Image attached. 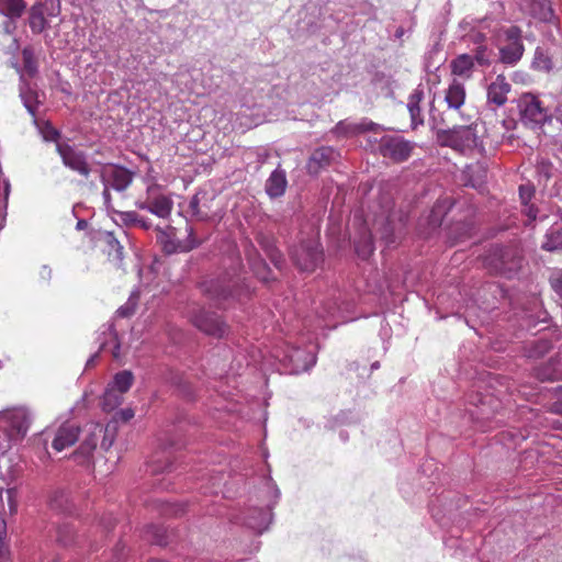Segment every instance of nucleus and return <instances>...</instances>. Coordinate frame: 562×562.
<instances>
[{
  "label": "nucleus",
  "mask_w": 562,
  "mask_h": 562,
  "mask_svg": "<svg viewBox=\"0 0 562 562\" xmlns=\"http://www.w3.org/2000/svg\"><path fill=\"white\" fill-rule=\"evenodd\" d=\"M462 123L451 122L452 126L438 128L437 142L440 146L450 147L461 154H469L474 150L481 155L484 153L483 133L484 126L479 122H471L470 117H463Z\"/></svg>",
  "instance_id": "obj_1"
},
{
  "label": "nucleus",
  "mask_w": 562,
  "mask_h": 562,
  "mask_svg": "<svg viewBox=\"0 0 562 562\" xmlns=\"http://www.w3.org/2000/svg\"><path fill=\"white\" fill-rule=\"evenodd\" d=\"M202 291L220 308H227L250 295L249 288L239 278L205 281Z\"/></svg>",
  "instance_id": "obj_2"
},
{
  "label": "nucleus",
  "mask_w": 562,
  "mask_h": 562,
  "mask_svg": "<svg viewBox=\"0 0 562 562\" xmlns=\"http://www.w3.org/2000/svg\"><path fill=\"white\" fill-rule=\"evenodd\" d=\"M467 92L464 85L457 79H453L446 90L445 101L447 102V112L436 114V110H430V116L436 126H448V123L454 121V116H460L463 120L462 106L465 103Z\"/></svg>",
  "instance_id": "obj_3"
},
{
  "label": "nucleus",
  "mask_w": 562,
  "mask_h": 562,
  "mask_svg": "<svg viewBox=\"0 0 562 562\" xmlns=\"http://www.w3.org/2000/svg\"><path fill=\"white\" fill-rule=\"evenodd\" d=\"M137 207L156 215L159 218H168L173 209L171 196L165 193L161 186L153 183L147 187L146 195L143 201L136 203Z\"/></svg>",
  "instance_id": "obj_4"
},
{
  "label": "nucleus",
  "mask_w": 562,
  "mask_h": 562,
  "mask_svg": "<svg viewBox=\"0 0 562 562\" xmlns=\"http://www.w3.org/2000/svg\"><path fill=\"white\" fill-rule=\"evenodd\" d=\"M189 211L198 221H216L223 216V206L215 195L205 191L196 192L190 203Z\"/></svg>",
  "instance_id": "obj_5"
},
{
  "label": "nucleus",
  "mask_w": 562,
  "mask_h": 562,
  "mask_svg": "<svg viewBox=\"0 0 562 562\" xmlns=\"http://www.w3.org/2000/svg\"><path fill=\"white\" fill-rule=\"evenodd\" d=\"M290 255L301 271H314L323 261V250L319 243L314 239L301 241L291 249Z\"/></svg>",
  "instance_id": "obj_6"
},
{
  "label": "nucleus",
  "mask_w": 562,
  "mask_h": 562,
  "mask_svg": "<svg viewBox=\"0 0 562 562\" xmlns=\"http://www.w3.org/2000/svg\"><path fill=\"white\" fill-rule=\"evenodd\" d=\"M415 144L398 135H384L379 140L378 150L384 157L393 162L406 161L413 150Z\"/></svg>",
  "instance_id": "obj_7"
},
{
  "label": "nucleus",
  "mask_w": 562,
  "mask_h": 562,
  "mask_svg": "<svg viewBox=\"0 0 562 562\" xmlns=\"http://www.w3.org/2000/svg\"><path fill=\"white\" fill-rule=\"evenodd\" d=\"M403 217L395 213L380 215L374 221V232L386 246H395L401 238L404 228Z\"/></svg>",
  "instance_id": "obj_8"
},
{
  "label": "nucleus",
  "mask_w": 562,
  "mask_h": 562,
  "mask_svg": "<svg viewBox=\"0 0 562 562\" xmlns=\"http://www.w3.org/2000/svg\"><path fill=\"white\" fill-rule=\"evenodd\" d=\"M520 27L512 25L504 31L507 44L499 49V59L506 65L517 64L525 52Z\"/></svg>",
  "instance_id": "obj_9"
},
{
  "label": "nucleus",
  "mask_w": 562,
  "mask_h": 562,
  "mask_svg": "<svg viewBox=\"0 0 562 562\" xmlns=\"http://www.w3.org/2000/svg\"><path fill=\"white\" fill-rule=\"evenodd\" d=\"M192 324L209 336L222 338L228 333V325L215 313L199 310L191 316Z\"/></svg>",
  "instance_id": "obj_10"
},
{
  "label": "nucleus",
  "mask_w": 562,
  "mask_h": 562,
  "mask_svg": "<svg viewBox=\"0 0 562 562\" xmlns=\"http://www.w3.org/2000/svg\"><path fill=\"white\" fill-rule=\"evenodd\" d=\"M56 151L59 154L63 164L67 168L78 172L86 179L90 176L91 168L87 161L85 151L79 150L68 143H57Z\"/></svg>",
  "instance_id": "obj_11"
},
{
  "label": "nucleus",
  "mask_w": 562,
  "mask_h": 562,
  "mask_svg": "<svg viewBox=\"0 0 562 562\" xmlns=\"http://www.w3.org/2000/svg\"><path fill=\"white\" fill-rule=\"evenodd\" d=\"M488 262H498L499 273L512 278L521 268L522 257L515 248H494L492 255L487 258Z\"/></svg>",
  "instance_id": "obj_12"
},
{
  "label": "nucleus",
  "mask_w": 562,
  "mask_h": 562,
  "mask_svg": "<svg viewBox=\"0 0 562 562\" xmlns=\"http://www.w3.org/2000/svg\"><path fill=\"white\" fill-rule=\"evenodd\" d=\"M549 117L548 110L541 101L531 94L524 95L521 100V119L524 123L541 126Z\"/></svg>",
  "instance_id": "obj_13"
},
{
  "label": "nucleus",
  "mask_w": 562,
  "mask_h": 562,
  "mask_svg": "<svg viewBox=\"0 0 562 562\" xmlns=\"http://www.w3.org/2000/svg\"><path fill=\"white\" fill-rule=\"evenodd\" d=\"M3 419L8 424L7 431L13 440L24 438L30 426L27 413L23 408H14L3 414Z\"/></svg>",
  "instance_id": "obj_14"
},
{
  "label": "nucleus",
  "mask_w": 562,
  "mask_h": 562,
  "mask_svg": "<svg viewBox=\"0 0 562 562\" xmlns=\"http://www.w3.org/2000/svg\"><path fill=\"white\" fill-rule=\"evenodd\" d=\"M512 85L504 75H497L487 87V103L496 108L503 106L508 101Z\"/></svg>",
  "instance_id": "obj_15"
},
{
  "label": "nucleus",
  "mask_w": 562,
  "mask_h": 562,
  "mask_svg": "<svg viewBox=\"0 0 562 562\" xmlns=\"http://www.w3.org/2000/svg\"><path fill=\"white\" fill-rule=\"evenodd\" d=\"M337 158V153L333 147L323 146L313 151L310 157L307 169L310 173H318L322 169L330 166Z\"/></svg>",
  "instance_id": "obj_16"
},
{
  "label": "nucleus",
  "mask_w": 562,
  "mask_h": 562,
  "mask_svg": "<svg viewBox=\"0 0 562 562\" xmlns=\"http://www.w3.org/2000/svg\"><path fill=\"white\" fill-rule=\"evenodd\" d=\"M79 427L75 424H63L53 439V448L56 451H63L64 449L75 445L79 438Z\"/></svg>",
  "instance_id": "obj_17"
},
{
  "label": "nucleus",
  "mask_w": 562,
  "mask_h": 562,
  "mask_svg": "<svg viewBox=\"0 0 562 562\" xmlns=\"http://www.w3.org/2000/svg\"><path fill=\"white\" fill-rule=\"evenodd\" d=\"M286 186L285 172L281 169H276L266 182V192L272 199L279 198L284 194Z\"/></svg>",
  "instance_id": "obj_18"
},
{
  "label": "nucleus",
  "mask_w": 562,
  "mask_h": 562,
  "mask_svg": "<svg viewBox=\"0 0 562 562\" xmlns=\"http://www.w3.org/2000/svg\"><path fill=\"white\" fill-rule=\"evenodd\" d=\"M451 74L463 79H470L474 69L473 57L469 54H461L450 63Z\"/></svg>",
  "instance_id": "obj_19"
},
{
  "label": "nucleus",
  "mask_w": 562,
  "mask_h": 562,
  "mask_svg": "<svg viewBox=\"0 0 562 562\" xmlns=\"http://www.w3.org/2000/svg\"><path fill=\"white\" fill-rule=\"evenodd\" d=\"M423 98L424 92L419 89L414 90L408 97L407 109L409 112L413 130H416L419 125L424 124V119L420 109V102Z\"/></svg>",
  "instance_id": "obj_20"
},
{
  "label": "nucleus",
  "mask_w": 562,
  "mask_h": 562,
  "mask_svg": "<svg viewBox=\"0 0 562 562\" xmlns=\"http://www.w3.org/2000/svg\"><path fill=\"white\" fill-rule=\"evenodd\" d=\"M106 176L109 177L111 186L117 191H124L133 180V173L121 166H114L111 168Z\"/></svg>",
  "instance_id": "obj_21"
},
{
  "label": "nucleus",
  "mask_w": 562,
  "mask_h": 562,
  "mask_svg": "<svg viewBox=\"0 0 562 562\" xmlns=\"http://www.w3.org/2000/svg\"><path fill=\"white\" fill-rule=\"evenodd\" d=\"M453 201L450 198L438 199L434 204L428 222L432 227H439L442 224L445 216L452 209Z\"/></svg>",
  "instance_id": "obj_22"
},
{
  "label": "nucleus",
  "mask_w": 562,
  "mask_h": 562,
  "mask_svg": "<svg viewBox=\"0 0 562 562\" xmlns=\"http://www.w3.org/2000/svg\"><path fill=\"white\" fill-rule=\"evenodd\" d=\"M530 14L542 22H553L555 20L554 11L549 0H530Z\"/></svg>",
  "instance_id": "obj_23"
},
{
  "label": "nucleus",
  "mask_w": 562,
  "mask_h": 562,
  "mask_svg": "<svg viewBox=\"0 0 562 562\" xmlns=\"http://www.w3.org/2000/svg\"><path fill=\"white\" fill-rule=\"evenodd\" d=\"M473 229L474 222L472 220L460 221L449 227L448 235L452 244H457L470 238Z\"/></svg>",
  "instance_id": "obj_24"
},
{
  "label": "nucleus",
  "mask_w": 562,
  "mask_h": 562,
  "mask_svg": "<svg viewBox=\"0 0 562 562\" xmlns=\"http://www.w3.org/2000/svg\"><path fill=\"white\" fill-rule=\"evenodd\" d=\"M0 13L10 19H19L26 10L24 0H0Z\"/></svg>",
  "instance_id": "obj_25"
},
{
  "label": "nucleus",
  "mask_w": 562,
  "mask_h": 562,
  "mask_svg": "<svg viewBox=\"0 0 562 562\" xmlns=\"http://www.w3.org/2000/svg\"><path fill=\"white\" fill-rule=\"evenodd\" d=\"M357 255L362 259H368L374 250L372 235L363 228L360 237L355 241Z\"/></svg>",
  "instance_id": "obj_26"
},
{
  "label": "nucleus",
  "mask_w": 562,
  "mask_h": 562,
  "mask_svg": "<svg viewBox=\"0 0 562 562\" xmlns=\"http://www.w3.org/2000/svg\"><path fill=\"white\" fill-rule=\"evenodd\" d=\"M188 232V240L183 245H176L173 241L168 240L164 244V250L168 254L175 252L177 250L188 251L200 245V240L194 237L193 228L187 226Z\"/></svg>",
  "instance_id": "obj_27"
},
{
  "label": "nucleus",
  "mask_w": 562,
  "mask_h": 562,
  "mask_svg": "<svg viewBox=\"0 0 562 562\" xmlns=\"http://www.w3.org/2000/svg\"><path fill=\"white\" fill-rule=\"evenodd\" d=\"M29 24L33 33L40 34L46 27V19L41 5H33L30 10Z\"/></svg>",
  "instance_id": "obj_28"
},
{
  "label": "nucleus",
  "mask_w": 562,
  "mask_h": 562,
  "mask_svg": "<svg viewBox=\"0 0 562 562\" xmlns=\"http://www.w3.org/2000/svg\"><path fill=\"white\" fill-rule=\"evenodd\" d=\"M133 382V373L131 371L124 370L114 375L113 382L110 385L120 393L124 394L131 389Z\"/></svg>",
  "instance_id": "obj_29"
},
{
  "label": "nucleus",
  "mask_w": 562,
  "mask_h": 562,
  "mask_svg": "<svg viewBox=\"0 0 562 562\" xmlns=\"http://www.w3.org/2000/svg\"><path fill=\"white\" fill-rule=\"evenodd\" d=\"M123 402V394L109 385L103 394L102 406L105 411L116 408Z\"/></svg>",
  "instance_id": "obj_30"
},
{
  "label": "nucleus",
  "mask_w": 562,
  "mask_h": 562,
  "mask_svg": "<svg viewBox=\"0 0 562 562\" xmlns=\"http://www.w3.org/2000/svg\"><path fill=\"white\" fill-rule=\"evenodd\" d=\"M547 251H554L562 248V228L551 229L546 235V240L541 245Z\"/></svg>",
  "instance_id": "obj_31"
},
{
  "label": "nucleus",
  "mask_w": 562,
  "mask_h": 562,
  "mask_svg": "<svg viewBox=\"0 0 562 562\" xmlns=\"http://www.w3.org/2000/svg\"><path fill=\"white\" fill-rule=\"evenodd\" d=\"M105 240H106V246H108L106 251H108L109 258L113 261H117L116 263L122 261L123 246H121L119 240L112 234L106 235Z\"/></svg>",
  "instance_id": "obj_32"
},
{
  "label": "nucleus",
  "mask_w": 562,
  "mask_h": 562,
  "mask_svg": "<svg viewBox=\"0 0 562 562\" xmlns=\"http://www.w3.org/2000/svg\"><path fill=\"white\" fill-rule=\"evenodd\" d=\"M102 428L95 425L94 430L91 431L80 445V450L83 454H90L97 448Z\"/></svg>",
  "instance_id": "obj_33"
},
{
  "label": "nucleus",
  "mask_w": 562,
  "mask_h": 562,
  "mask_svg": "<svg viewBox=\"0 0 562 562\" xmlns=\"http://www.w3.org/2000/svg\"><path fill=\"white\" fill-rule=\"evenodd\" d=\"M532 67L537 70L549 72L553 65L551 58L541 48H537L532 60Z\"/></svg>",
  "instance_id": "obj_34"
},
{
  "label": "nucleus",
  "mask_w": 562,
  "mask_h": 562,
  "mask_svg": "<svg viewBox=\"0 0 562 562\" xmlns=\"http://www.w3.org/2000/svg\"><path fill=\"white\" fill-rule=\"evenodd\" d=\"M49 505L55 510L65 513L70 510L68 496L64 491L54 492L50 497Z\"/></svg>",
  "instance_id": "obj_35"
},
{
  "label": "nucleus",
  "mask_w": 562,
  "mask_h": 562,
  "mask_svg": "<svg viewBox=\"0 0 562 562\" xmlns=\"http://www.w3.org/2000/svg\"><path fill=\"white\" fill-rule=\"evenodd\" d=\"M74 528L69 525H63L57 529V541L68 546L74 541Z\"/></svg>",
  "instance_id": "obj_36"
},
{
  "label": "nucleus",
  "mask_w": 562,
  "mask_h": 562,
  "mask_svg": "<svg viewBox=\"0 0 562 562\" xmlns=\"http://www.w3.org/2000/svg\"><path fill=\"white\" fill-rule=\"evenodd\" d=\"M150 535V539L158 546H166L168 542L166 540L165 530L158 526H149L146 531Z\"/></svg>",
  "instance_id": "obj_37"
},
{
  "label": "nucleus",
  "mask_w": 562,
  "mask_h": 562,
  "mask_svg": "<svg viewBox=\"0 0 562 562\" xmlns=\"http://www.w3.org/2000/svg\"><path fill=\"white\" fill-rule=\"evenodd\" d=\"M472 57L473 61H476L480 66H488L491 63L486 45H479Z\"/></svg>",
  "instance_id": "obj_38"
},
{
  "label": "nucleus",
  "mask_w": 562,
  "mask_h": 562,
  "mask_svg": "<svg viewBox=\"0 0 562 562\" xmlns=\"http://www.w3.org/2000/svg\"><path fill=\"white\" fill-rule=\"evenodd\" d=\"M551 349V344L548 340H537L532 342V350L529 352V357H541Z\"/></svg>",
  "instance_id": "obj_39"
},
{
  "label": "nucleus",
  "mask_w": 562,
  "mask_h": 562,
  "mask_svg": "<svg viewBox=\"0 0 562 562\" xmlns=\"http://www.w3.org/2000/svg\"><path fill=\"white\" fill-rule=\"evenodd\" d=\"M535 195V188L532 184H521L519 187V198L521 203L527 206L528 203L531 201V199Z\"/></svg>",
  "instance_id": "obj_40"
},
{
  "label": "nucleus",
  "mask_w": 562,
  "mask_h": 562,
  "mask_svg": "<svg viewBox=\"0 0 562 562\" xmlns=\"http://www.w3.org/2000/svg\"><path fill=\"white\" fill-rule=\"evenodd\" d=\"M136 304L135 303H126L125 305L121 306L116 313L120 317H130L135 313Z\"/></svg>",
  "instance_id": "obj_41"
},
{
  "label": "nucleus",
  "mask_w": 562,
  "mask_h": 562,
  "mask_svg": "<svg viewBox=\"0 0 562 562\" xmlns=\"http://www.w3.org/2000/svg\"><path fill=\"white\" fill-rule=\"evenodd\" d=\"M60 136V133L59 131H57L56 128L52 127V126H48L45 132H44V138L46 140H52V142H55L56 144L59 143L58 142V138Z\"/></svg>",
  "instance_id": "obj_42"
},
{
  "label": "nucleus",
  "mask_w": 562,
  "mask_h": 562,
  "mask_svg": "<svg viewBox=\"0 0 562 562\" xmlns=\"http://www.w3.org/2000/svg\"><path fill=\"white\" fill-rule=\"evenodd\" d=\"M52 274H53V270L50 267L44 265L41 267L40 271H38V276L40 278L43 280V281H48L50 280L52 278Z\"/></svg>",
  "instance_id": "obj_43"
},
{
  "label": "nucleus",
  "mask_w": 562,
  "mask_h": 562,
  "mask_svg": "<svg viewBox=\"0 0 562 562\" xmlns=\"http://www.w3.org/2000/svg\"><path fill=\"white\" fill-rule=\"evenodd\" d=\"M117 415L120 416V419L124 423H127L134 417V411L132 408H125L121 409Z\"/></svg>",
  "instance_id": "obj_44"
},
{
  "label": "nucleus",
  "mask_w": 562,
  "mask_h": 562,
  "mask_svg": "<svg viewBox=\"0 0 562 562\" xmlns=\"http://www.w3.org/2000/svg\"><path fill=\"white\" fill-rule=\"evenodd\" d=\"M139 217H140L139 214L136 212H126L123 215V220L125 222L132 223L134 225H137Z\"/></svg>",
  "instance_id": "obj_45"
},
{
  "label": "nucleus",
  "mask_w": 562,
  "mask_h": 562,
  "mask_svg": "<svg viewBox=\"0 0 562 562\" xmlns=\"http://www.w3.org/2000/svg\"><path fill=\"white\" fill-rule=\"evenodd\" d=\"M551 284H552V288L553 290L560 295L562 296V278H554L552 281H551Z\"/></svg>",
  "instance_id": "obj_46"
},
{
  "label": "nucleus",
  "mask_w": 562,
  "mask_h": 562,
  "mask_svg": "<svg viewBox=\"0 0 562 562\" xmlns=\"http://www.w3.org/2000/svg\"><path fill=\"white\" fill-rule=\"evenodd\" d=\"M525 212L531 221L536 220L537 209L533 205H527Z\"/></svg>",
  "instance_id": "obj_47"
},
{
  "label": "nucleus",
  "mask_w": 562,
  "mask_h": 562,
  "mask_svg": "<svg viewBox=\"0 0 562 562\" xmlns=\"http://www.w3.org/2000/svg\"><path fill=\"white\" fill-rule=\"evenodd\" d=\"M179 512H183V508L178 506V505H167L166 509H165V513H170V514H173V515H178Z\"/></svg>",
  "instance_id": "obj_48"
},
{
  "label": "nucleus",
  "mask_w": 562,
  "mask_h": 562,
  "mask_svg": "<svg viewBox=\"0 0 562 562\" xmlns=\"http://www.w3.org/2000/svg\"><path fill=\"white\" fill-rule=\"evenodd\" d=\"M375 127V123L373 122H369L367 124H361L359 126L356 127V130H361V131H371Z\"/></svg>",
  "instance_id": "obj_49"
},
{
  "label": "nucleus",
  "mask_w": 562,
  "mask_h": 562,
  "mask_svg": "<svg viewBox=\"0 0 562 562\" xmlns=\"http://www.w3.org/2000/svg\"><path fill=\"white\" fill-rule=\"evenodd\" d=\"M136 226L148 229L150 227V223L140 216Z\"/></svg>",
  "instance_id": "obj_50"
},
{
  "label": "nucleus",
  "mask_w": 562,
  "mask_h": 562,
  "mask_svg": "<svg viewBox=\"0 0 562 562\" xmlns=\"http://www.w3.org/2000/svg\"><path fill=\"white\" fill-rule=\"evenodd\" d=\"M555 116L559 122L562 124V103L559 104L555 109Z\"/></svg>",
  "instance_id": "obj_51"
},
{
  "label": "nucleus",
  "mask_w": 562,
  "mask_h": 562,
  "mask_svg": "<svg viewBox=\"0 0 562 562\" xmlns=\"http://www.w3.org/2000/svg\"><path fill=\"white\" fill-rule=\"evenodd\" d=\"M269 256L272 259V261L277 262L278 258L280 257V254L273 248L269 251Z\"/></svg>",
  "instance_id": "obj_52"
},
{
  "label": "nucleus",
  "mask_w": 562,
  "mask_h": 562,
  "mask_svg": "<svg viewBox=\"0 0 562 562\" xmlns=\"http://www.w3.org/2000/svg\"><path fill=\"white\" fill-rule=\"evenodd\" d=\"M25 106H26L27 111L34 116L35 112H36V108L33 104H31L29 101H25Z\"/></svg>",
  "instance_id": "obj_53"
},
{
  "label": "nucleus",
  "mask_w": 562,
  "mask_h": 562,
  "mask_svg": "<svg viewBox=\"0 0 562 562\" xmlns=\"http://www.w3.org/2000/svg\"><path fill=\"white\" fill-rule=\"evenodd\" d=\"M483 40H484V35L479 33V34L475 35V41L474 42L475 43H481Z\"/></svg>",
  "instance_id": "obj_54"
},
{
  "label": "nucleus",
  "mask_w": 562,
  "mask_h": 562,
  "mask_svg": "<svg viewBox=\"0 0 562 562\" xmlns=\"http://www.w3.org/2000/svg\"><path fill=\"white\" fill-rule=\"evenodd\" d=\"M103 196H104V199H105L106 201L109 200V198H110V191H109V189H108V188H105V189L103 190Z\"/></svg>",
  "instance_id": "obj_55"
},
{
  "label": "nucleus",
  "mask_w": 562,
  "mask_h": 562,
  "mask_svg": "<svg viewBox=\"0 0 562 562\" xmlns=\"http://www.w3.org/2000/svg\"><path fill=\"white\" fill-rule=\"evenodd\" d=\"M23 57H24V61H25V67H27V63H29L30 58L27 56V52L26 50L23 52Z\"/></svg>",
  "instance_id": "obj_56"
},
{
  "label": "nucleus",
  "mask_w": 562,
  "mask_h": 562,
  "mask_svg": "<svg viewBox=\"0 0 562 562\" xmlns=\"http://www.w3.org/2000/svg\"><path fill=\"white\" fill-rule=\"evenodd\" d=\"M4 533H5L4 526H3V524H0V537L2 538V536Z\"/></svg>",
  "instance_id": "obj_57"
},
{
  "label": "nucleus",
  "mask_w": 562,
  "mask_h": 562,
  "mask_svg": "<svg viewBox=\"0 0 562 562\" xmlns=\"http://www.w3.org/2000/svg\"><path fill=\"white\" fill-rule=\"evenodd\" d=\"M31 67H32V64H30V61L27 63V69L31 70Z\"/></svg>",
  "instance_id": "obj_58"
}]
</instances>
